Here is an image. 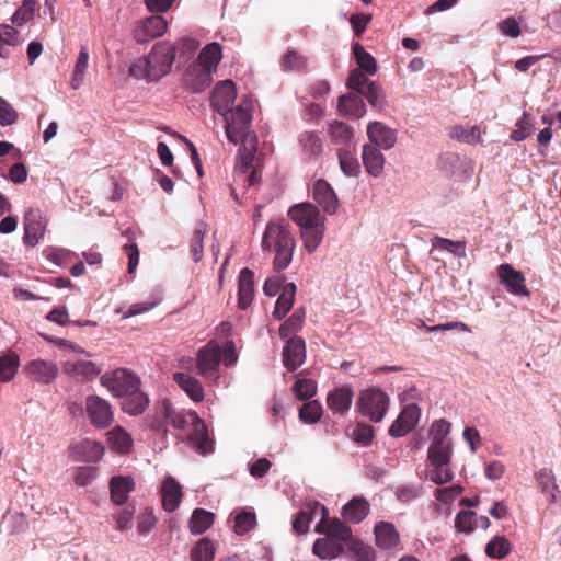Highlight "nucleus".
<instances>
[{
	"label": "nucleus",
	"mask_w": 561,
	"mask_h": 561,
	"mask_svg": "<svg viewBox=\"0 0 561 561\" xmlns=\"http://www.w3.org/2000/svg\"><path fill=\"white\" fill-rule=\"evenodd\" d=\"M174 58L175 45L169 42H159L147 57L137 60L129 68V73L137 79L158 81L170 72Z\"/></svg>",
	"instance_id": "nucleus-1"
},
{
	"label": "nucleus",
	"mask_w": 561,
	"mask_h": 561,
	"mask_svg": "<svg viewBox=\"0 0 561 561\" xmlns=\"http://www.w3.org/2000/svg\"><path fill=\"white\" fill-rule=\"evenodd\" d=\"M295 247L296 241L290 231L289 224L282 220L270 222L266 226L262 239V248L275 252L273 266L277 273L289 266Z\"/></svg>",
	"instance_id": "nucleus-2"
},
{
	"label": "nucleus",
	"mask_w": 561,
	"mask_h": 561,
	"mask_svg": "<svg viewBox=\"0 0 561 561\" xmlns=\"http://www.w3.org/2000/svg\"><path fill=\"white\" fill-rule=\"evenodd\" d=\"M238 360L236 344L227 341L222 347L216 340H210L201 347L196 354L197 373L205 379L217 380L219 378L220 363L230 367Z\"/></svg>",
	"instance_id": "nucleus-3"
},
{
	"label": "nucleus",
	"mask_w": 561,
	"mask_h": 561,
	"mask_svg": "<svg viewBox=\"0 0 561 561\" xmlns=\"http://www.w3.org/2000/svg\"><path fill=\"white\" fill-rule=\"evenodd\" d=\"M453 455L451 444H431L427 450V459L433 469L430 471V479L436 484H445L453 480L454 473L450 470Z\"/></svg>",
	"instance_id": "nucleus-4"
},
{
	"label": "nucleus",
	"mask_w": 561,
	"mask_h": 561,
	"mask_svg": "<svg viewBox=\"0 0 561 561\" xmlns=\"http://www.w3.org/2000/svg\"><path fill=\"white\" fill-rule=\"evenodd\" d=\"M390 399L386 392L378 388H369L360 391L358 398V411L371 422H381L386 415Z\"/></svg>",
	"instance_id": "nucleus-5"
},
{
	"label": "nucleus",
	"mask_w": 561,
	"mask_h": 561,
	"mask_svg": "<svg viewBox=\"0 0 561 561\" xmlns=\"http://www.w3.org/2000/svg\"><path fill=\"white\" fill-rule=\"evenodd\" d=\"M100 382L117 398H122L124 394L135 391L141 386L140 378L126 368L106 371L101 376Z\"/></svg>",
	"instance_id": "nucleus-6"
},
{
	"label": "nucleus",
	"mask_w": 561,
	"mask_h": 561,
	"mask_svg": "<svg viewBox=\"0 0 561 561\" xmlns=\"http://www.w3.org/2000/svg\"><path fill=\"white\" fill-rule=\"evenodd\" d=\"M84 411L90 423L96 428H107L114 422L112 405L98 394H89L85 398Z\"/></svg>",
	"instance_id": "nucleus-7"
},
{
	"label": "nucleus",
	"mask_w": 561,
	"mask_h": 561,
	"mask_svg": "<svg viewBox=\"0 0 561 561\" xmlns=\"http://www.w3.org/2000/svg\"><path fill=\"white\" fill-rule=\"evenodd\" d=\"M226 122V135L230 142L238 144L245 137H250L247 134L248 126L251 122V113L248 108L242 105H238L236 108H230L226 115H222Z\"/></svg>",
	"instance_id": "nucleus-8"
},
{
	"label": "nucleus",
	"mask_w": 561,
	"mask_h": 561,
	"mask_svg": "<svg viewBox=\"0 0 561 561\" xmlns=\"http://www.w3.org/2000/svg\"><path fill=\"white\" fill-rule=\"evenodd\" d=\"M168 23L160 14H154L140 20L134 28V38L137 43H148L167 31Z\"/></svg>",
	"instance_id": "nucleus-9"
},
{
	"label": "nucleus",
	"mask_w": 561,
	"mask_h": 561,
	"mask_svg": "<svg viewBox=\"0 0 561 561\" xmlns=\"http://www.w3.org/2000/svg\"><path fill=\"white\" fill-rule=\"evenodd\" d=\"M497 277L510 294L514 296H530V291L526 286L525 275L520 271L515 270L511 264L503 263L499 265Z\"/></svg>",
	"instance_id": "nucleus-10"
},
{
	"label": "nucleus",
	"mask_w": 561,
	"mask_h": 561,
	"mask_svg": "<svg viewBox=\"0 0 561 561\" xmlns=\"http://www.w3.org/2000/svg\"><path fill=\"white\" fill-rule=\"evenodd\" d=\"M47 221L38 208H31L24 215L23 241L28 247H35L43 238Z\"/></svg>",
	"instance_id": "nucleus-11"
},
{
	"label": "nucleus",
	"mask_w": 561,
	"mask_h": 561,
	"mask_svg": "<svg viewBox=\"0 0 561 561\" xmlns=\"http://www.w3.org/2000/svg\"><path fill=\"white\" fill-rule=\"evenodd\" d=\"M64 373L73 381L87 383L92 381L100 373L93 362L84 359H68L62 364Z\"/></svg>",
	"instance_id": "nucleus-12"
},
{
	"label": "nucleus",
	"mask_w": 561,
	"mask_h": 561,
	"mask_svg": "<svg viewBox=\"0 0 561 561\" xmlns=\"http://www.w3.org/2000/svg\"><path fill=\"white\" fill-rule=\"evenodd\" d=\"M237 98L236 85L231 80L217 83L210 95L211 107L220 115H226L234 104Z\"/></svg>",
	"instance_id": "nucleus-13"
},
{
	"label": "nucleus",
	"mask_w": 561,
	"mask_h": 561,
	"mask_svg": "<svg viewBox=\"0 0 561 561\" xmlns=\"http://www.w3.org/2000/svg\"><path fill=\"white\" fill-rule=\"evenodd\" d=\"M420 419V408L415 403L403 408L397 420L391 424L389 434L393 437H401L411 432Z\"/></svg>",
	"instance_id": "nucleus-14"
},
{
	"label": "nucleus",
	"mask_w": 561,
	"mask_h": 561,
	"mask_svg": "<svg viewBox=\"0 0 561 561\" xmlns=\"http://www.w3.org/2000/svg\"><path fill=\"white\" fill-rule=\"evenodd\" d=\"M288 216L300 229L324 222L318 207L311 203H302L289 208Z\"/></svg>",
	"instance_id": "nucleus-15"
},
{
	"label": "nucleus",
	"mask_w": 561,
	"mask_h": 561,
	"mask_svg": "<svg viewBox=\"0 0 561 561\" xmlns=\"http://www.w3.org/2000/svg\"><path fill=\"white\" fill-rule=\"evenodd\" d=\"M27 376L39 383H50L58 375V367L53 360L34 359L25 366Z\"/></svg>",
	"instance_id": "nucleus-16"
},
{
	"label": "nucleus",
	"mask_w": 561,
	"mask_h": 561,
	"mask_svg": "<svg viewBox=\"0 0 561 561\" xmlns=\"http://www.w3.org/2000/svg\"><path fill=\"white\" fill-rule=\"evenodd\" d=\"M367 136L370 144L383 150L393 148L397 142V131L380 122H373L367 126Z\"/></svg>",
	"instance_id": "nucleus-17"
},
{
	"label": "nucleus",
	"mask_w": 561,
	"mask_h": 561,
	"mask_svg": "<svg viewBox=\"0 0 561 561\" xmlns=\"http://www.w3.org/2000/svg\"><path fill=\"white\" fill-rule=\"evenodd\" d=\"M318 514L323 515V518H325L329 512L327 507L319 502L310 501L306 503L293 520V530L298 535L308 533L310 522Z\"/></svg>",
	"instance_id": "nucleus-18"
},
{
	"label": "nucleus",
	"mask_w": 561,
	"mask_h": 561,
	"mask_svg": "<svg viewBox=\"0 0 561 561\" xmlns=\"http://www.w3.org/2000/svg\"><path fill=\"white\" fill-rule=\"evenodd\" d=\"M286 340L287 343L283 350V364L288 370L295 371L306 358L305 341L297 336Z\"/></svg>",
	"instance_id": "nucleus-19"
},
{
	"label": "nucleus",
	"mask_w": 561,
	"mask_h": 561,
	"mask_svg": "<svg viewBox=\"0 0 561 561\" xmlns=\"http://www.w3.org/2000/svg\"><path fill=\"white\" fill-rule=\"evenodd\" d=\"M188 417L193 426V433L191 434L190 439L195 443L196 450L202 455L211 453L214 449L213 440L208 436L205 422L195 411H188Z\"/></svg>",
	"instance_id": "nucleus-20"
},
{
	"label": "nucleus",
	"mask_w": 561,
	"mask_h": 561,
	"mask_svg": "<svg viewBox=\"0 0 561 561\" xmlns=\"http://www.w3.org/2000/svg\"><path fill=\"white\" fill-rule=\"evenodd\" d=\"M312 197L329 215L334 214L339 207L337 196L325 180H318L313 183Z\"/></svg>",
	"instance_id": "nucleus-21"
},
{
	"label": "nucleus",
	"mask_w": 561,
	"mask_h": 561,
	"mask_svg": "<svg viewBox=\"0 0 561 561\" xmlns=\"http://www.w3.org/2000/svg\"><path fill=\"white\" fill-rule=\"evenodd\" d=\"M314 530L319 534H327L328 537L334 538L339 542H351V540H353L351 528L339 518L330 519L328 515L325 518L321 515V520L316 526Z\"/></svg>",
	"instance_id": "nucleus-22"
},
{
	"label": "nucleus",
	"mask_w": 561,
	"mask_h": 561,
	"mask_svg": "<svg viewBox=\"0 0 561 561\" xmlns=\"http://www.w3.org/2000/svg\"><path fill=\"white\" fill-rule=\"evenodd\" d=\"M242 145L239 148L234 172L237 176H245V174L253 169V160L256 151L255 137H245L241 140Z\"/></svg>",
	"instance_id": "nucleus-23"
},
{
	"label": "nucleus",
	"mask_w": 561,
	"mask_h": 561,
	"mask_svg": "<svg viewBox=\"0 0 561 561\" xmlns=\"http://www.w3.org/2000/svg\"><path fill=\"white\" fill-rule=\"evenodd\" d=\"M213 82V75L201 65L192 62L184 75V83L193 92H201Z\"/></svg>",
	"instance_id": "nucleus-24"
},
{
	"label": "nucleus",
	"mask_w": 561,
	"mask_h": 561,
	"mask_svg": "<svg viewBox=\"0 0 561 561\" xmlns=\"http://www.w3.org/2000/svg\"><path fill=\"white\" fill-rule=\"evenodd\" d=\"M362 160L366 172L371 176L378 178L383 172L385 157L380 149L373 144L363 146Z\"/></svg>",
	"instance_id": "nucleus-25"
},
{
	"label": "nucleus",
	"mask_w": 561,
	"mask_h": 561,
	"mask_svg": "<svg viewBox=\"0 0 561 561\" xmlns=\"http://www.w3.org/2000/svg\"><path fill=\"white\" fill-rule=\"evenodd\" d=\"M135 489V481L129 476H114L110 480L111 501L115 505L126 503L128 495Z\"/></svg>",
	"instance_id": "nucleus-26"
},
{
	"label": "nucleus",
	"mask_w": 561,
	"mask_h": 561,
	"mask_svg": "<svg viewBox=\"0 0 561 561\" xmlns=\"http://www.w3.org/2000/svg\"><path fill=\"white\" fill-rule=\"evenodd\" d=\"M354 392L348 387L335 388L327 397V405L334 413L344 415L352 405Z\"/></svg>",
	"instance_id": "nucleus-27"
},
{
	"label": "nucleus",
	"mask_w": 561,
	"mask_h": 561,
	"mask_svg": "<svg viewBox=\"0 0 561 561\" xmlns=\"http://www.w3.org/2000/svg\"><path fill=\"white\" fill-rule=\"evenodd\" d=\"M122 410L129 415L142 414L149 405V397L141 391L140 387L135 391L124 394L122 398Z\"/></svg>",
	"instance_id": "nucleus-28"
},
{
	"label": "nucleus",
	"mask_w": 561,
	"mask_h": 561,
	"mask_svg": "<svg viewBox=\"0 0 561 561\" xmlns=\"http://www.w3.org/2000/svg\"><path fill=\"white\" fill-rule=\"evenodd\" d=\"M173 380L194 402L204 400V388L196 377L178 371L173 374Z\"/></svg>",
	"instance_id": "nucleus-29"
},
{
	"label": "nucleus",
	"mask_w": 561,
	"mask_h": 561,
	"mask_svg": "<svg viewBox=\"0 0 561 561\" xmlns=\"http://www.w3.org/2000/svg\"><path fill=\"white\" fill-rule=\"evenodd\" d=\"M238 295V307L242 310L247 309L254 298V273L249 268L240 272Z\"/></svg>",
	"instance_id": "nucleus-30"
},
{
	"label": "nucleus",
	"mask_w": 561,
	"mask_h": 561,
	"mask_svg": "<svg viewBox=\"0 0 561 561\" xmlns=\"http://www.w3.org/2000/svg\"><path fill=\"white\" fill-rule=\"evenodd\" d=\"M161 493L163 508L167 512L175 511L182 499V488L179 482L174 478L168 477L161 486Z\"/></svg>",
	"instance_id": "nucleus-31"
},
{
	"label": "nucleus",
	"mask_w": 561,
	"mask_h": 561,
	"mask_svg": "<svg viewBox=\"0 0 561 561\" xmlns=\"http://www.w3.org/2000/svg\"><path fill=\"white\" fill-rule=\"evenodd\" d=\"M376 543L379 548L389 550L400 543V537L394 526L387 522H379L375 526Z\"/></svg>",
	"instance_id": "nucleus-32"
},
{
	"label": "nucleus",
	"mask_w": 561,
	"mask_h": 561,
	"mask_svg": "<svg viewBox=\"0 0 561 561\" xmlns=\"http://www.w3.org/2000/svg\"><path fill=\"white\" fill-rule=\"evenodd\" d=\"M158 414L178 430L184 428L191 422L188 412L176 411L169 399H163L158 403Z\"/></svg>",
	"instance_id": "nucleus-33"
},
{
	"label": "nucleus",
	"mask_w": 561,
	"mask_h": 561,
	"mask_svg": "<svg viewBox=\"0 0 561 561\" xmlns=\"http://www.w3.org/2000/svg\"><path fill=\"white\" fill-rule=\"evenodd\" d=\"M221 60V46L218 43H210L206 45L198 54L196 65H201L213 75L216 72L217 67Z\"/></svg>",
	"instance_id": "nucleus-34"
},
{
	"label": "nucleus",
	"mask_w": 561,
	"mask_h": 561,
	"mask_svg": "<svg viewBox=\"0 0 561 561\" xmlns=\"http://www.w3.org/2000/svg\"><path fill=\"white\" fill-rule=\"evenodd\" d=\"M296 290L297 288L294 283H287L284 285L283 290L276 300L275 309L272 313L275 320H282L293 308Z\"/></svg>",
	"instance_id": "nucleus-35"
},
{
	"label": "nucleus",
	"mask_w": 561,
	"mask_h": 561,
	"mask_svg": "<svg viewBox=\"0 0 561 561\" xmlns=\"http://www.w3.org/2000/svg\"><path fill=\"white\" fill-rule=\"evenodd\" d=\"M312 551L319 558L323 560H330L341 556L344 551V548L342 543L336 541L334 538L325 537L318 538L314 541Z\"/></svg>",
	"instance_id": "nucleus-36"
},
{
	"label": "nucleus",
	"mask_w": 561,
	"mask_h": 561,
	"mask_svg": "<svg viewBox=\"0 0 561 561\" xmlns=\"http://www.w3.org/2000/svg\"><path fill=\"white\" fill-rule=\"evenodd\" d=\"M329 135L333 144L342 146V148H352L354 130L347 124L340 121L332 122L329 127Z\"/></svg>",
	"instance_id": "nucleus-37"
},
{
	"label": "nucleus",
	"mask_w": 561,
	"mask_h": 561,
	"mask_svg": "<svg viewBox=\"0 0 561 561\" xmlns=\"http://www.w3.org/2000/svg\"><path fill=\"white\" fill-rule=\"evenodd\" d=\"M369 513V503L363 497L352 499L342 511V516L353 524L360 523Z\"/></svg>",
	"instance_id": "nucleus-38"
},
{
	"label": "nucleus",
	"mask_w": 561,
	"mask_h": 561,
	"mask_svg": "<svg viewBox=\"0 0 561 561\" xmlns=\"http://www.w3.org/2000/svg\"><path fill=\"white\" fill-rule=\"evenodd\" d=\"M73 451L81 461L96 462L102 458L104 447L98 442L85 439L77 444Z\"/></svg>",
	"instance_id": "nucleus-39"
},
{
	"label": "nucleus",
	"mask_w": 561,
	"mask_h": 561,
	"mask_svg": "<svg viewBox=\"0 0 561 561\" xmlns=\"http://www.w3.org/2000/svg\"><path fill=\"white\" fill-rule=\"evenodd\" d=\"M339 111L343 115L359 118L365 114L366 105L360 95L345 94L339 99Z\"/></svg>",
	"instance_id": "nucleus-40"
},
{
	"label": "nucleus",
	"mask_w": 561,
	"mask_h": 561,
	"mask_svg": "<svg viewBox=\"0 0 561 561\" xmlns=\"http://www.w3.org/2000/svg\"><path fill=\"white\" fill-rule=\"evenodd\" d=\"M302 152L309 159L318 158L323 150V142L317 131H304L299 136Z\"/></svg>",
	"instance_id": "nucleus-41"
},
{
	"label": "nucleus",
	"mask_w": 561,
	"mask_h": 561,
	"mask_svg": "<svg viewBox=\"0 0 561 561\" xmlns=\"http://www.w3.org/2000/svg\"><path fill=\"white\" fill-rule=\"evenodd\" d=\"M482 131L479 126L455 125L449 129V136L458 141L476 145L481 141Z\"/></svg>",
	"instance_id": "nucleus-42"
},
{
	"label": "nucleus",
	"mask_w": 561,
	"mask_h": 561,
	"mask_svg": "<svg viewBox=\"0 0 561 561\" xmlns=\"http://www.w3.org/2000/svg\"><path fill=\"white\" fill-rule=\"evenodd\" d=\"M304 245L309 253L314 252L324 236V222L300 229Z\"/></svg>",
	"instance_id": "nucleus-43"
},
{
	"label": "nucleus",
	"mask_w": 561,
	"mask_h": 561,
	"mask_svg": "<svg viewBox=\"0 0 561 561\" xmlns=\"http://www.w3.org/2000/svg\"><path fill=\"white\" fill-rule=\"evenodd\" d=\"M339 163L342 172L346 176H358L360 173V165L355 157L352 148H340L337 151Z\"/></svg>",
	"instance_id": "nucleus-44"
},
{
	"label": "nucleus",
	"mask_w": 561,
	"mask_h": 561,
	"mask_svg": "<svg viewBox=\"0 0 561 561\" xmlns=\"http://www.w3.org/2000/svg\"><path fill=\"white\" fill-rule=\"evenodd\" d=\"M214 523V514L204 510L196 508L190 519V530L193 535L205 533Z\"/></svg>",
	"instance_id": "nucleus-45"
},
{
	"label": "nucleus",
	"mask_w": 561,
	"mask_h": 561,
	"mask_svg": "<svg viewBox=\"0 0 561 561\" xmlns=\"http://www.w3.org/2000/svg\"><path fill=\"white\" fill-rule=\"evenodd\" d=\"M108 440L112 448L119 454L128 453L133 445L130 435L122 426H116L108 432Z\"/></svg>",
	"instance_id": "nucleus-46"
},
{
	"label": "nucleus",
	"mask_w": 561,
	"mask_h": 561,
	"mask_svg": "<svg viewBox=\"0 0 561 561\" xmlns=\"http://www.w3.org/2000/svg\"><path fill=\"white\" fill-rule=\"evenodd\" d=\"M353 54L358 65L357 69L364 70L369 76H374L377 72L376 59L359 43L353 46Z\"/></svg>",
	"instance_id": "nucleus-47"
},
{
	"label": "nucleus",
	"mask_w": 561,
	"mask_h": 561,
	"mask_svg": "<svg viewBox=\"0 0 561 561\" xmlns=\"http://www.w3.org/2000/svg\"><path fill=\"white\" fill-rule=\"evenodd\" d=\"M432 247L440 250H446L457 257L466 256V242L465 241H453L447 238L435 236L431 240Z\"/></svg>",
	"instance_id": "nucleus-48"
},
{
	"label": "nucleus",
	"mask_w": 561,
	"mask_h": 561,
	"mask_svg": "<svg viewBox=\"0 0 561 561\" xmlns=\"http://www.w3.org/2000/svg\"><path fill=\"white\" fill-rule=\"evenodd\" d=\"M305 319L304 309H296L294 313L280 325L279 335L283 340L293 337L291 335L301 329Z\"/></svg>",
	"instance_id": "nucleus-49"
},
{
	"label": "nucleus",
	"mask_w": 561,
	"mask_h": 561,
	"mask_svg": "<svg viewBox=\"0 0 561 561\" xmlns=\"http://www.w3.org/2000/svg\"><path fill=\"white\" fill-rule=\"evenodd\" d=\"M215 545L208 538H202L191 551L192 561H213L215 558Z\"/></svg>",
	"instance_id": "nucleus-50"
},
{
	"label": "nucleus",
	"mask_w": 561,
	"mask_h": 561,
	"mask_svg": "<svg viewBox=\"0 0 561 561\" xmlns=\"http://www.w3.org/2000/svg\"><path fill=\"white\" fill-rule=\"evenodd\" d=\"M451 424L444 420H437L435 421L430 428V437H431V444H451L450 439L448 438V435L450 433Z\"/></svg>",
	"instance_id": "nucleus-51"
},
{
	"label": "nucleus",
	"mask_w": 561,
	"mask_h": 561,
	"mask_svg": "<svg viewBox=\"0 0 561 561\" xmlns=\"http://www.w3.org/2000/svg\"><path fill=\"white\" fill-rule=\"evenodd\" d=\"M36 7V0H23L22 5L13 13L11 22L16 26L26 24L34 18Z\"/></svg>",
	"instance_id": "nucleus-52"
},
{
	"label": "nucleus",
	"mask_w": 561,
	"mask_h": 561,
	"mask_svg": "<svg viewBox=\"0 0 561 561\" xmlns=\"http://www.w3.org/2000/svg\"><path fill=\"white\" fill-rule=\"evenodd\" d=\"M511 552V543L504 536H495L485 547L490 558L503 559Z\"/></svg>",
	"instance_id": "nucleus-53"
},
{
	"label": "nucleus",
	"mask_w": 561,
	"mask_h": 561,
	"mask_svg": "<svg viewBox=\"0 0 561 561\" xmlns=\"http://www.w3.org/2000/svg\"><path fill=\"white\" fill-rule=\"evenodd\" d=\"M88 61H89V53L88 48L85 46H82L79 53V56L77 58L75 70L72 73L71 79V87L73 89H79L81 84L83 83L84 73L88 68Z\"/></svg>",
	"instance_id": "nucleus-54"
},
{
	"label": "nucleus",
	"mask_w": 561,
	"mask_h": 561,
	"mask_svg": "<svg viewBox=\"0 0 561 561\" xmlns=\"http://www.w3.org/2000/svg\"><path fill=\"white\" fill-rule=\"evenodd\" d=\"M20 43V33L9 24L0 25V57H8V50L3 45L16 46Z\"/></svg>",
	"instance_id": "nucleus-55"
},
{
	"label": "nucleus",
	"mask_w": 561,
	"mask_h": 561,
	"mask_svg": "<svg viewBox=\"0 0 561 561\" xmlns=\"http://www.w3.org/2000/svg\"><path fill=\"white\" fill-rule=\"evenodd\" d=\"M207 232L206 226L204 224H199L198 227L195 228L191 241H190V252L195 262H199L203 257L204 252V238Z\"/></svg>",
	"instance_id": "nucleus-56"
},
{
	"label": "nucleus",
	"mask_w": 561,
	"mask_h": 561,
	"mask_svg": "<svg viewBox=\"0 0 561 561\" xmlns=\"http://www.w3.org/2000/svg\"><path fill=\"white\" fill-rule=\"evenodd\" d=\"M358 94L365 96L374 107L382 108L386 104L385 94L377 82H369Z\"/></svg>",
	"instance_id": "nucleus-57"
},
{
	"label": "nucleus",
	"mask_w": 561,
	"mask_h": 561,
	"mask_svg": "<svg viewBox=\"0 0 561 561\" xmlns=\"http://www.w3.org/2000/svg\"><path fill=\"white\" fill-rule=\"evenodd\" d=\"M307 67V58L297 50H288L282 59V68L286 71H302Z\"/></svg>",
	"instance_id": "nucleus-58"
},
{
	"label": "nucleus",
	"mask_w": 561,
	"mask_h": 561,
	"mask_svg": "<svg viewBox=\"0 0 561 561\" xmlns=\"http://www.w3.org/2000/svg\"><path fill=\"white\" fill-rule=\"evenodd\" d=\"M322 405L316 401H308L299 410V417L305 423H317L322 416Z\"/></svg>",
	"instance_id": "nucleus-59"
},
{
	"label": "nucleus",
	"mask_w": 561,
	"mask_h": 561,
	"mask_svg": "<svg viewBox=\"0 0 561 561\" xmlns=\"http://www.w3.org/2000/svg\"><path fill=\"white\" fill-rule=\"evenodd\" d=\"M19 368V357L14 354L0 357V378L3 382L10 381Z\"/></svg>",
	"instance_id": "nucleus-60"
},
{
	"label": "nucleus",
	"mask_w": 561,
	"mask_h": 561,
	"mask_svg": "<svg viewBox=\"0 0 561 561\" xmlns=\"http://www.w3.org/2000/svg\"><path fill=\"white\" fill-rule=\"evenodd\" d=\"M256 524V516L252 512H242L234 517V533L237 535H244L254 528Z\"/></svg>",
	"instance_id": "nucleus-61"
},
{
	"label": "nucleus",
	"mask_w": 561,
	"mask_h": 561,
	"mask_svg": "<svg viewBox=\"0 0 561 561\" xmlns=\"http://www.w3.org/2000/svg\"><path fill=\"white\" fill-rule=\"evenodd\" d=\"M348 548L356 557V561H375V550L363 541L353 539Z\"/></svg>",
	"instance_id": "nucleus-62"
},
{
	"label": "nucleus",
	"mask_w": 561,
	"mask_h": 561,
	"mask_svg": "<svg viewBox=\"0 0 561 561\" xmlns=\"http://www.w3.org/2000/svg\"><path fill=\"white\" fill-rule=\"evenodd\" d=\"M477 514L472 511H461L455 519V527L461 533H472L476 529Z\"/></svg>",
	"instance_id": "nucleus-63"
},
{
	"label": "nucleus",
	"mask_w": 561,
	"mask_h": 561,
	"mask_svg": "<svg viewBox=\"0 0 561 561\" xmlns=\"http://www.w3.org/2000/svg\"><path fill=\"white\" fill-rule=\"evenodd\" d=\"M293 391L299 400H307L316 393L317 383L312 379H299L294 383Z\"/></svg>",
	"instance_id": "nucleus-64"
}]
</instances>
